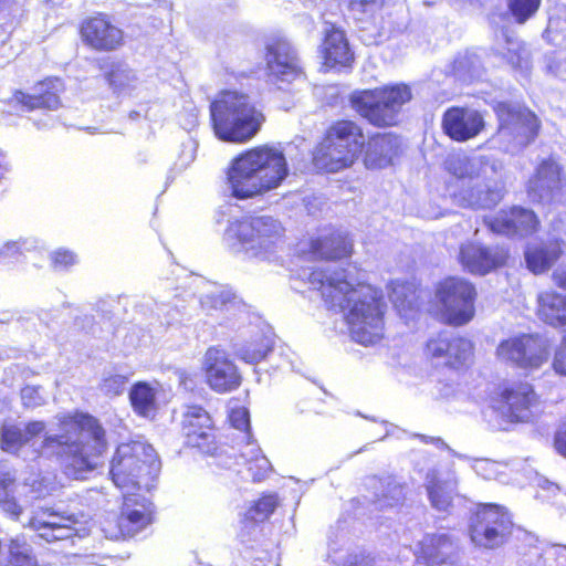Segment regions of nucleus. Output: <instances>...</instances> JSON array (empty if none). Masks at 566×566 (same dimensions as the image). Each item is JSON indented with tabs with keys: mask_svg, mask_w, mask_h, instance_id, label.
<instances>
[{
	"mask_svg": "<svg viewBox=\"0 0 566 566\" xmlns=\"http://www.w3.org/2000/svg\"><path fill=\"white\" fill-rule=\"evenodd\" d=\"M307 280L328 308L347 311L345 322L356 343L368 346L382 338L387 305L381 290L352 280L344 269H314Z\"/></svg>",
	"mask_w": 566,
	"mask_h": 566,
	"instance_id": "1",
	"label": "nucleus"
},
{
	"mask_svg": "<svg viewBox=\"0 0 566 566\" xmlns=\"http://www.w3.org/2000/svg\"><path fill=\"white\" fill-rule=\"evenodd\" d=\"M57 427L64 433L85 434L72 440L66 436H45L36 452L38 459L64 462L65 473L81 478L83 473L96 470L108 451L107 431L95 416L74 410L56 417Z\"/></svg>",
	"mask_w": 566,
	"mask_h": 566,
	"instance_id": "2",
	"label": "nucleus"
},
{
	"mask_svg": "<svg viewBox=\"0 0 566 566\" xmlns=\"http://www.w3.org/2000/svg\"><path fill=\"white\" fill-rule=\"evenodd\" d=\"M289 172L284 153L263 144L238 154L227 169L226 179L233 198L248 200L281 187Z\"/></svg>",
	"mask_w": 566,
	"mask_h": 566,
	"instance_id": "3",
	"label": "nucleus"
},
{
	"mask_svg": "<svg viewBox=\"0 0 566 566\" xmlns=\"http://www.w3.org/2000/svg\"><path fill=\"white\" fill-rule=\"evenodd\" d=\"M265 122L262 107L240 90H221L209 104L210 127L223 143L247 144L261 132Z\"/></svg>",
	"mask_w": 566,
	"mask_h": 566,
	"instance_id": "4",
	"label": "nucleus"
},
{
	"mask_svg": "<svg viewBox=\"0 0 566 566\" xmlns=\"http://www.w3.org/2000/svg\"><path fill=\"white\" fill-rule=\"evenodd\" d=\"M363 125L350 117L332 120L312 151V164L321 172L336 174L358 161L365 146Z\"/></svg>",
	"mask_w": 566,
	"mask_h": 566,
	"instance_id": "5",
	"label": "nucleus"
},
{
	"mask_svg": "<svg viewBox=\"0 0 566 566\" xmlns=\"http://www.w3.org/2000/svg\"><path fill=\"white\" fill-rule=\"evenodd\" d=\"M412 98L409 85L385 84L374 88L355 90L348 96L349 106L376 128H389L399 124L402 107Z\"/></svg>",
	"mask_w": 566,
	"mask_h": 566,
	"instance_id": "6",
	"label": "nucleus"
},
{
	"mask_svg": "<svg viewBox=\"0 0 566 566\" xmlns=\"http://www.w3.org/2000/svg\"><path fill=\"white\" fill-rule=\"evenodd\" d=\"M158 468L154 448L138 440L120 442L109 460V478L123 492L140 490Z\"/></svg>",
	"mask_w": 566,
	"mask_h": 566,
	"instance_id": "7",
	"label": "nucleus"
},
{
	"mask_svg": "<svg viewBox=\"0 0 566 566\" xmlns=\"http://www.w3.org/2000/svg\"><path fill=\"white\" fill-rule=\"evenodd\" d=\"M542 397L526 379L504 380L491 396V408L507 424H526L536 420Z\"/></svg>",
	"mask_w": 566,
	"mask_h": 566,
	"instance_id": "8",
	"label": "nucleus"
},
{
	"mask_svg": "<svg viewBox=\"0 0 566 566\" xmlns=\"http://www.w3.org/2000/svg\"><path fill=\"white\" fill-rule=\"evenodd\" d=\"M491 108L496 118V134L516 149H524L539 136L542 122L524 103L495 101Z\"/></svg>",
	"mask_w": 566,
	"mask_h": 566,
	"instance_id": "9",
	"label": "nucleus"
},
{
	"mask_svg": "<svg viewBox=\"0 0 566 566\" xmlns=\"http://www.w3.org/2000/svg\"><path fill=\"white\" fill-rule=\"evenodd\" d=\"M434 293L443 324L458 327L474 318L478 291L471 281L447 276L437 284Z\"/></svg>",
	"mask_w": 566,
	"mask_h": 566,
	"instance_id": "10",
	"label": "nucleus"
},
{
	"mask_svg": "<svg viewBox=\"0 0 566 566\" xmlns=\"http://www.w3.org/2000/svg\"><path fill=\"white\" fill-rule=\"evenodd\" d=\"M514 524L507 510L499 504H479L471 517L469 537L480 548L496 549L512 536Z\"/></svg>",
	"mask_w": 566,
	"mask_h": 566,
	"instance_id": "11",
	"label": "nucleus"
},
{
	"mask_svg": "<svg viewBox=\"0 0 566 566\" xmlns=\"http://www.w3.org/2000/svg\"><path fill=\"white\" fill-rule=\"evenodd\" d=\"M179 430L185 448L196 450L205 457L219 454L218 428L205 407L195 403L186 406Z\"/></svg>",
	"mask_w": 566,
	"mask_h": 566,
	"instance_id": "12",
	"label": "nucleus"
},
{
	"mask_svg": "<svg viewBox=\"0 0 566 566\" xmlns=\"http://www.w3.org/2000/svg\"><path fill=\"white\" fill-rule=\"evenodd\" d=\"M499 360L525 371L539 369L549 357V346L538 334L520 333L502 339L495 349Z\"/></svg>",
	"mask_w": 566,
	"mask_h": 566,
	"instance_id": "13",
	"label": "nucleus"
},
{
	"mask_svg": "<svg viewBox=\"0 0 566 566\" xmlns=\"http://www.w3.org/2000/svg\"><path fill=\"white\" fill-rule=\"evenodd\" d=\"M153 521L151 502L144 496L124 492L119 513L104 522L103 532L107 538L126 539L145 530Z\"/></svg>",
	"mask_w": 566,
	"mask_h": 566,
	"instance_id": "14",
	"label": "nucleus"
},
{
	"mask_svg": "<svg viewBox=\"0 0 566 566\" xmlns=\"http://www.w3.org/2000/svg\"><path fill=\"white\" fill-rule=\"evenodd\" d=\"M77 32L82 43L94 52H116L126 43L124 30L106 12H95L83 18Z\"/></svg>",
	"mask_w": 566,
	"mask_h": 566,
	"instance_id": "15",
	"label": "nucleus"
},
{
	"mask_svg": "<svg viewBox=\"0 0 566 566\" xmlns=\"http://www.w3.org/2000/svg\"><path fill=\"white\" fill-rule=\"evenodd\" d=\"M65 91L66 85L62 77L48 75L34 83L32 93L15 90L10 102L20 112H56L63 107Z\"/></svg>",
	"mask_w": 566,
	"mask_h": 566,
	"instance_id": "16",
	"label": "nucleus"
},
{
	"mask_svg": "<svg viewBox=\"0 0 566 566\" xmlns=\"http://www.w3.org/2000/svg\"><path fill=\"white\" fill-rule=\"evenodd\" d=\"M264 59L268 76L279 88H284V84L306 82L297 53L286 40L279 38L269 42Z\"/></svg>",
	"mask_w": 566,
	"mask_h": 566,
	"instance_id": "17",
	"label": "nucleus"
},
{
	"mask_svg": "<svg viewBox=\"0 0 566 566\" xmlns=\"http://www.w3.org/2000/svg\"><path fill=\"white\" fill-rule=\"evenodd\" d=\"M28 527L46 542L74 541L88 534V530L73 517L48 507L35 511L28 522Z\"/></svg>",
	"mask_w": 566,
	"mask_h": 566,
	"instance_id": "18",
	"label": "nucleus"
},
{
	"mask_svg": "<svg viewBox=\"0 0 566 566\" xmlns=\"http://www.w3.org/2000/svg\"><path fill=\"white\" fill-rule=\"evenodd\" d=\"M441 130L452 142L465 143L486 129L483 112L468 105H452L441 116Z\"/></svg>",
	"mask_w": 566,
	"mask_h": 566,
	"instance_id": "19",
	"label": "nucleus"
},
{
	"mask_svg": "<svg viewBox=\"0 0 566 566\" xmlns=\"http://www.w3.org/2000/svg\"><path fill=\"white\" fill-rule=\"evenodd\" d=\"M566 185L563 167L549 156L542 159L530 176L525 191L531 202H553Z\"/></svg>",
	"mask_w": 566,
	"mask_h": 566,
	"instance_id": "20",
	"label": "nucleus"
},
{
	"mask_svg": "<svg viewBox=\"0 0 566 566\" xmlns=\"http://www.w3.org/2000/svg\"><path fill=\"white\" fill-rule=\"evenodd\" d=\"M461 547L450 533H426L413 551L416 563L423 566H458Z\"/></svg>",
	"mask_w": 566,
	"mask_h": 566,
	"instance_id": "21",
	"label": "nucleus"
},
{
	"mask_svg": "<svg viewBox=\"0 0 566 566\" xmlns=\"http://www.w3.org/2000/svg\"><path fill=\"white\" fill-rule=\"evenodd\" d=\"M202 369L207 385L218 394L237 390L242 384L237 365L220 348L212 346L206 350Z\"/></svg>",
	"mask_w": 566,
	"mask_h": 566,
	"instance_id": "22",
	"label": "nucleus"
},
{
	"mask_svg": "<svg viewBox=\"0 0 566 566\" xmlns=\"http://www.w3.org/2000/svg\"><path fill=\"white\" fill-rule=\"evenodd\" d=\"M484 224L494 233L520 238L533 235L541 229L538 216L521 206L501 209L496 214L485 218Z\"/></svg>",
	"mask_w": 566,
	"mask_h": 566,
	"instance_id": "23",
	"label": "nucleus"
},
{
	"mask_svg": "<svg viewBox=\"0 0 566 566\" xmlns=\"http://www.w3.org/2000/svg\"><path fill=\"white\" fill-rule=\"evenodd\" d=\"M556 289H547L537 295V317L552 327H566V268L553 271Z\"/></svg>",
	"mask_w": 566,
	"mask_h": 566,
	"instance_id": "24",
	"label": "nucleus"
},
{
	"mask_svg": "<svg viewBox=\"0 0 566 566\" xmlns=\"http://www.w3.org/2000/svg\"><path fill=\"white\" fill-rule=\"evenodd\" d=\"M509 250L502 247L491 249L469 241L460 245L458 261L462 269L473 275H485L506 264Z\"/></svg>",
	"mask_w": 566,
	"mask_h": 566,
	"instance_id": "25",
	"label": "nucleus"
},
{
	"mask_svg": "<svg viewBox=\"0 0 566 566\" xmlns=\"http://www.w3.org/2000/svg\"><path fill=\"white\" fill-rule=\"evenodd\" d=\"M473 343L459 335L448 336L440 333L426 343V355L429 359H443L449 369L464 367L473 355Z\"/></svg>",
	"mask_w": 566,
	"mask_h": 566,
	"instance_id": "26",
	"label": "nucleus"
},
{
	"mask_svg": "<svg viewBox=\"0 0 566 566\" xmlns=\"http://www.w3.org/2000/svg\"><path fill=\"white\" fill-rule=\"evenodd\" d=\"M307 253L316 261L338 262L353 255L354 243L347 232L329 229L310 239Z\"/></svg>",
	"mask_w": 566,
	"mask_h": 566,
	"instance_id": "27",
	"label": "nucleus"
},
{
	"mask_svg": "<svg viewBox=\"0 0 566 566\" xmlns=\"http://www.w3.org/2000/svg\"><path fill=\"white\" fill-rule=\"evenodd\" d=\"M400 154L399 136L391 132H375L365 140L363 163L367 169L391 166Z\"/></svg>",
	"mask_w": 566,
	"mask_h": 566,
	"instance_id": "28",
	"label": "nucleus"
},
{
	"mask_svg": "<svg viewBox=\"0 0 566 566\" xmlns=\"http://www.w3.org/2000/svg\"><path fill=\"white\" fill-rule=\"evenodd\" d=\"M229 240L247 250L263 248L271 237L269 220L264 217H243L231 222L226 230Z\"/></svg>",
	"mask_w": 566,
	"mask_h": 566,
	"instance_id": "29",
	"label": "nucleus"
},
{
	"mask_svg": "<svg viewBox=\"0 0 566 566\" xmlns=\"http://www.w3.org/2000/svg\"><path fill=\"white\" fill-rule=\"evenodd\" d=\"M319 52L322 63L328 70L350 69L355 62V55L345 32L335 25H331L325 31Z\"/></svg>",
	"mask_w": 566,
	"mask_h": 566,
	"instance_id": "30",
	"label": "nucleus"
},
{
	"mask_svg": "<svg viewBox=\"0 0 566 566\" xmlns=\"http://www.w3.org/2000/svg\"><path fill=\"white\" fill-rule=\"evenodd\" d=\"M565 242L563 239L554 238L538 245L528 247L524 256L527 269L538 275L557 262L564 254Z\"/></svg>",
	"mask_w": 566,
	"mask_h": 566,
	"instance_id": "31",
	"label": "nucleus"
},
{
	"mask_svg": "<svg viewBox=\"0 0 566 566\" xmlns=\"http://www.w3.org/2000/svg\"><path fill=\"white\" fill-rule=\"evenodd\" d=\"M46 424L41 420H33L25 423L21 429L17 424H3L0 428V449L8 453H17L30 440L41 436Z\"/></svg>",
	"mask_w": 566,
	"mask_h": 566,
	"instance_id": "32",
	"label": "nucleus"
},
{
	"mask_svg": "<svg viewBox=\"0 0 566 566\" xmlns=\"http://www.w3.org/2000/svg\"><path fill=\"white\" fill-rule=\"evenodd\" d=\"M133 411L142 418L153 419L158 412L157 390L147 381H136L128 392Z\"/></svg>",
	"mask_w": 566,
	"mask_h": 566,
	"instance_id": "33",
	"label": "nucleus"
},
{
	"mask_svg": "<svg viewBox=\"0 0 566 566\" xmlns=\"http://www.w3.org/2000/svg\"><path fill=\"white\" fill-rule=\"evenodd\" d=\"M279 505L275 493H262L244 512L241 523L244 528H253L270 518Z\"/></svg>",
	"mask_w": 566,
	"mask_h": 566,
	"instance_id": "34",
	"label": "nucleus"
},
{
	"mask_svg": "<svg viewBox=\"0 0 566 566\" xmlns=\"http://www.w3.org/2000/svg\"><path fill=\"white\" fill-rule=\"evenodd\" d=\"M273 348L274 342L272 337L260 333L242 345L238 357L247 364H258L265 359Z\"/></svg>",
	"mask_w": 566,
	"mask_h": 566,
	"instance_id": "35",
	"label": "nucleus"
},
{
	"mask_svg": "<svg viewBox=\"0 0 566 566\" xmlns=\"http://www.w3.org/2000/svg\"><path fill=\"white\" fill-rule=\"evenodd\" d=\"M419 290L410 283L397 284L390 294V300L396 311L406 316L419 306Z\"/></svg>",
	"mask_w": 566,
	"mask_h": 566,
	"instance_id": "36",
	"label": "nucleus"
},
{
	"mask_svg": "<svg viewBox=\"0 0 566 566\" xmlns=\"http://www.w3.org/2000/svg\"><path fill=\"white\" fill-rule=\"evenodd\" d=\"M97 67L113 87H123L133 80L132 71L120 61L109 57L101 59L97 61Z\"/></svg>",
	"mask_w": 566,
	"mask_h": 566,
	"instance_id": "37",
	"label": "nucleus"
},
{
	"mask_svg": "<svg viewBox=\"0 0 566 566\" xmlns=\"http://www.w3.org/2000/svg\"><path fill=\"white\" fill-rule=\"evenodd\" d=\"M542 0H507V9L515 22L525 23L538 11Z\"/></svg>",
	"mask_w": 566,
	"mask_h": 566,
	"instance_id": "38",
	"label": "nucleus"
},
{
	"mask_svg": "<svg viewBox=\"0 0 566 566\" xmlns=\"http://www.w3.org/2000/svg\"><path fill=\"white\" fill-rule=\"evenodd\" d=\"M6 566H39L36 556L24 544L11 542Z\"/></svg>",
	"mask_w": 566,
	"mask_h": 566,
	"instance_id": "39",
	"label": "nucleus"
},
{
	"mask_svg": "<svg viewBox=\"0 0 566 566\" xmlns=\"http://www.w3.org/2000/svg\"><path fill=\"white\" fill-rule=\"evenodd\" d=\"M247 471L251 475L253 482H261L271 471V463L260 451L255 452L245 461Z\"/></svg>",
	"mask_w": 566,
	"mask_h": 566,
	"instance_id": "40",
	"label": "nucleus"
},
{
	"mask_svg": "<svg viewBox=\"0 0 566 566\" xmlns=\"http://www.w3.org/2000/svg\"><path fill=\"white\" fill-rule=\"evenodd\" d=\"M431 505L439 511H447L452 505V497L439 482L427 486Z\"/></svg>",
	"mask_w": 566,
	"mask_h": 566,
	"instance_id": "41",
	"label": "nucleus"
},
{
	"mask_svg": "<svg viewBox=\"0 0 566 566\" xmlns=\"http://www.w3.org/2000/svg\"><path fill=\"white\" fill-rule=\"evenodd\" d=\"M127 377L120 374H109L103 377L101 381V389L105 395L119 396L123 394Z\"/></svg>",
	"mask_w": 566,
	"mask_h": 566,
	"instance_id": "42",
	"label": "nucleus"
},
{
	"mask_svg": "<svg viewBox=\"0 0 566 566\" xmlns=\"http://www.w3.org/2000/svg\"><path fill=\"white\" fill-rule=\"evenodd\" d=\"M74 252L66 249H59L51 254V264L54 270H67L76 263Z\"/></svg>",
	"mask_w": 566,
	"mask_h": 566,
	"instance_id": "43",
	"label": "nucleus"
},
{
	"mask_svg": "<svg viewBox=\"0 0 566 566\" xmlns=\"http://www.w3.org/2000/svg\"><path fill=\"white\" fill-rule=\"evenodd\" d=\"M230 424L243 432H249L250 430V416L249 411L244 407L233 408L228 416Z\"/></svg>",
	"mask_w": 566,
	"mask_h": 566,
	"instance_id": "44",
	"label": "nucleus"
},
{
	"mask_svg": "<svg viewBox=\"0 0 566 566\" xmlns=\"http://www.w3.org/2000/svg\"><path fill=\"white\" fill-rule=\"evenodd\" d=\"M552 447L556 454L566 460V418L556 427L552 438Z\"/></svg>",
	"mask_w": 566,
	"mask_h": 566,
	"instance_id": "45",
	"label": "nucleus"
},
{
	"mask_svg": "<svg viewBox=\"0 0 566 566\" xmlns=\"http://www.w3.org/2000/svg\"><path fill=\"white\" fill-rule=\"evenodd\" d=\"M553 368L557 374L566 376V334L563 336L560 344L556 348L553 359Z\"/></svg>",
	"mask_w": 566,
	"mask_h": 566,
	"instance_id": "46",
	"label": "nucleus"
},
{
	"mask_svg": "<svg viewBox=\"0 0 566 566\" xmlns=\"http://www.w3.org/2000/svg\"><path fill=\"white\" fill-rule=\"evenodd\" d=\"M14 483L12 474L0 468V502L13 494Z\"/></svg>",
	"mask_w": 566,
	"mask_h": 566,
	"instance_id": "47",
	"label": "nucleus"
},
{
	"mask_svg": "<svg viewBox=\"0 0 566 566\" xmlns=\"http://www.w3.org/2000/svg\"><path fill=\"white\" fill-rule=\"evenodd\" d=\"M347 7L352 11L368 12L381 6V0H346Z\"/></svg>",
	"mask_w": 566,
	"mask_h": 566,
	"instance_id": "48",
	"label": "nucleus"
},
{
	"mask_svg": "<svg viewBox=\"0 0 566 566\" xmlns=\"http://www.w3.org/2000/svg\"><path fill=\"white\" fill-rule=\"evenodd\" d=\"M0 507L3 510L4 513H7L10 517L14 520H18L23 511L22 506L18 503L13 494L7 497L6 500L1 501Z\"/></svg>",
	"mask_w": 566,
	"mask_h": 566,
	"instance_id": "49",
	"label": "nucleus"
},
{
	"mask_svg": "<svg viewBox=\"0 0 566 566\" xmlns=\"http://www.w3.org/2000/svg\"><path fill=\"white\" fill-rule=\"evenodd\" d=\"M9 170V163L6 155L0 150V179Z\"/></svg>",
	"mask_w": 566,
	"mask_h": 566,
	"instance_id": "50",
	"label": "nucleus"
},
{
	"mask_svg": "<svg viewBox=\"0 0 566 566\" xmlns=\"http://www.w3.org/2000/svg\"><path fill=\"white\" fill-rule=\"evenodd\" d=\"M421 441L426 442V443H433V444H438L440 442H442L441 438L439 437H427V436H421L420 437Z\"/></svg>",
	"mask_w": 566,
	"mask_h": 566,
	"instance_id": "51",
	"label": "nucleus"
},
{
	"mask_svg": "<svg viewBox=\"0 0 566 566\" xmlns=\"http://www.w3.org/2000/svg\"><path fill=\"white\" fill-rule=\"evenodd\" d=\"M12 2L13 0H0V12L9 9Z\"/></svg>",
	"mask_w": 566,
	"mask_h": 566,
	"instance_id": "52",
	"label": "nucleus"
},
{
	"mask_svg": "<svg viewBox=\"0 0 566 566\" xmlns=\"http://www.w3.org/2000/svg\"><path fill=\"white\" fill-rule=\"evenodd\" d=\"M48 2H53L54 0H46Z\"/></svg>",
	"mask_w": 566,
	"mask_h": 566,
	"instance_id": "53",
	"label": "nucleus"
}]
</instances>
